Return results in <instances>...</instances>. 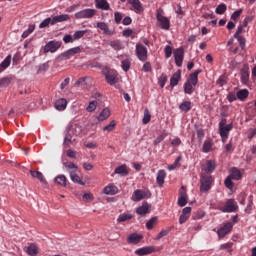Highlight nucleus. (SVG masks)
<instances>
[{"label": "nucleus", "mask_w": 256, "mask_h": 256, "mask_svg": "<svg viewBox=\"0 0 256 256\" xmlns=\"http://www.w3.org/2000/svg\"><path fill=\"white\" fill-rule=\"evenodd\" d=\"M201 73V70H196L194 73H191L184 84V92L186 94H192L195 91V86L198 83V75Z\"/></svg>", "instance_id": "obj_1"}, {"label": "nucleus", "mask_w": 256, "mask_h": 256, "mask_svg": "<svg viewBox=\"0 0 256 256\" xmlns=\"http://www.w3.org/2000/svg\"><path fill=\"white\" fill-rule=\"evenodd\" d=\"M148 53L147 47L141 43L136 44L135 54L140 61H147Z\"/></svg>", "instance_id": "obj_2"}, {"label": "nucleus", "mask_w": 256, "mask_h": 256, "mask_svg": "<svg viewBox=\"0 0 256 256\" xmlns=\"http://www.w3.org/2000/svg\"><path fill=\"white\" fill-rule=\"evenodd\" d=\"M150 198H151V192L137 189L134 191L131 199L133 202H141L143 199H150Z\"/></svg>", "instance_id": "obj_3"}, {"label": "nucleus", "mask_w": 256, "mask_h": 256, "mask_svg": "<svg viewBox=\"0 0 256 256\" xmlns=\"http://www.w3.org/2000/svg\"><path fill=\"white\" fill-rule=\"evenodd\" d=\"M212 182H213V178L211 176L208 175H204L201 177L200 183V192L201 193H207L212 186Z\"/></svg>", "instance_id": "obj_4"}, {"label": "nucleus", "mask_w": 256, "mask_h": 256, "mask_svg": "<svg viewBox=\"0 0 256 256\" xmlns=\"http://www.w3.org/2000/svg\"><path fill=\"white\" fill-rule=\"evenodd\" d=\"M233 129L232 124L225 125L223 121L219 123V133L223 143L227 141L230 130Z\"/></svg>", "instance_id": "obj_5"}, {"label": "nucleus", "mask_w": 256, "mask_h": 256, "mask_svg": "<svg viewBox=\"0 0 256 256\" xmlns=\"http://www.w3.org/2000/svg\"><path fill=\"white\" fill-rule=\"evenodd\" d=\"M95 14H97V10L95 9H84L75 13L74 17L76 19H91Z\"/></svg>", "instance_id": "obj_6"}, {"label": "nucleus", "mask_w": 256, "mask_h": 256, "mask_svg": "<svg viewBox=\"0 0 256 256\" xmlns=\"http://www.w3.org/2000/svg\"><path fill=\"white\" fill-rule=\"evenodd\" d=\"M238 209V205L234 199H228L225 206L220 208L222 213H234Z\"/></svg>", "instance_id": "obj_7"}, {"label": "nucleus", "mask_w": 256, "mask_h": 256, "mask_svg": "<svg viewBox=\"0 0 256 256\" xmlns=\"http://www.w3.org/2000/svg\"><path fill=\"white\" fill-rule=\"evenodd\" d=\"M62 46V43L61 42H58V41H49L45 46H44V49H43V52L44 53H54L56 52L60 47Z\"/></svg>", "instance_id": "obj_8"}, {"label": "nucleus", "mask_w": 256, "mask_h": 256, "mask_svg": "<svg viewBox=\"0 0 256 256\" xmlns=\"http://www.w3.org/2000/svg\"><path fill=\"white\" fill-rule=\"evenodd\" d=\"M233 229V224L231 222H228L224 224L223 227L218 229L217 235L219 238H224L226 235H228Z\"/></svg>", "instance_id": "obj_9"}, {"label": "nucleus", "mask_w": 256, "mask_h": 256, "mask_svg": "<svg viewBox=\"0 0 256 256\" xmlns=\"http://www.w3.org/2000/svg\"><path fill=\"white\" fill-rule=\"evenodd\" d=\"M149 213H151V205H149L147 201H144L142 205L136 209V214L139 216H145Z\"/></svg>", "instance_id": "obj_10"}, {"label": "nucleus", "mask_w": 256, "mask_h": 256, "mask_svg": "<svg viewBox=\"0 0 256 256\" xmlns=\"http://www.w3.org/2000/svg\"><path fill=\"white\" fill-rule=\"evenodd\" d=\"M106 82L109 85H115L119 79L117 78V72L111 70L104 74Z\"/></svg>", "instance_id": "obj_11"}, {"label": "nucleus", "mask_w": 256, "mask_h": 256, "mask_svg": "<svg viewBox=\"0 0 256 256\" xmlns=\"http://www.w3.org/2000/svg\"><path fill=\"white\" fill-rule=\"evenodd\" d=\"M175 63L178 67L182 66L183 58H184V50L183 48H177L174 52Z\"/></svg>", "instance_id": "obj_12"}, {"label": "nucleus", "mask_w": 256, "mask_h": 256, "mask_svg": "<svg viewBox=\"0 0 256 256\" xmlns=\"http://www.w3.org/2000/svg\"><path fill=\"white\" fill-rule=\"evenodd\" d=\"M156 18H157V21L159 22L160 27L163 30H169V28H170V21H169V19L167 17H164V16H162V15H160L158 13Z\"/></svg>", "instance_id": "obj_13"}, {"label": "nucleus", "mask_w": 256, "mask_h": 256, "mask_svg": "<svg viewBox=\"0 0 256 256\" xmlns=\"http://www.w3.org/2000/svg\"><path fill=\"white\" fill-rule=\"evenodd\" d=\"M82 52V48L81 47H74L69 49L68 51L64 52L63 54H61V56L64 59H70L71 57H73L75 54H79Z\"/></svg>", "instance_id": "obj_14"}, {"label": "nucleus", "mask_w": 256, "mask_h": 256, "mask_svg": "<svg viewBox=\"0 0 256 256\" xmlns=\"http://www.w3.org/2000/svg\"><path fill=\"white\" fill-rule=\"evenodd\" d=\"M241 82L244 85H247L249 82V77H250V72H249V67L248 65H245L242 69H241Z\"/></svg>", "instance_id": "obj_15"}, {"label": "nucleus", "mask_w": 256, "mask_h": 256, "mask_svg": "<svg viewBox=\"0 0 256 256\" xmlns=\"http://www.w3.org/2000/svg\"><path fill=\"white\" fill-rule=\"evenodd\" d=\"M119 193V189L114 184H109L104 188V194L108 196H115Z\"/></svg>", "instance_id": "obj_16"}, {"label": "nucleus", "mask_w": 256, "mask_h": 256, "mask_svg": "<svg viewBox=\"0 0 256 256\" xmlns=\"http://www.w3.org/2000/svg\"><path fill=\"white\" fill-rule=\"evenodd\" d=\"M30 175H31L32 178H35V179L39 180L42 184H44V185L48 184V182H47V180L44 177L42 172L31 170Z\"/></svg>", "instance_id": "obj_17"}, {"label": "nucleus", "mask_w": 256, "mask_h": 256, "mask_svg": "<svg viewBox=\"0 0 256 256\" xmlns=\"http://www.w3.org/2000/svg\"><path fill=\"white\" fill-rule=\"evenodd\" d=\"M95 5L97 9H101L104 11L111 10V6L109 5V2H107V0H95Z\"/></svg>", "instance_id": "obj_18"}, {"label": "nucleus", "mask_w": 256, "mask_h": 256, "mask_svg": "<svg viewBox=\"0 0 256 256\" xmlns=\"http://www.w3.org/2000/svg\"><path fill=\"white\" fill-rule=\"evenodd\" d=\"M155 251L153 247H142L135 251V254L138 256H147L152 254Z\"/></svg>", "instance_id": "obj_19"}, {"label": "nucleus", "mask_w": 256, "mask_h": 256, "mask_svg": "<svg viewBox=\"0 0 256 256\" xmlns=\"http://www.w3.org/2000/svg\"><path fill=\"white\" fill-rule=\"evenodd\" d=\"M67 105V99L60 98L55 102V109H57V111H65V109H67Z\"/></svg>", "instance_id": "obj_20"}, {"label": "nucleus", "mask_w": 256, "mask_h": 256, "mask_svg": "<svg viewBox=\"0 0 256 256\" xmlns=\"http://www.w3.org/2000/svg\"><path fill=\"white\" fill-rule=\"evenodd\" d=\"M216 169V162L214 160H208L203 168L205 173L211 174Z\"/></svg>", "instance_id": "obj_21"}, {"label": "nucleus", "mask_w": 256, "mask_h": 256, "mask_svg": "<svg viewBox=\"0 0 256 256\" xmlns=\"http://www.w3.org/2000/svg\"><path fill=\"white\" fill-rule=\"evenodd\" d=\"M142 239H143V236L133 233L129 235L127 242L128 244L137 245L141 242Z\"/></svg>", "instance_id": "obj_22"}, {"label": "nucleus", "mask_w": 256, "mask_h": 256, "mask_svg": "<svg viewBox=\"0 0 256 256\" xmlns=\"http://www.w3.org/2000/svg\"><path fill=\"white\" fill-rule=\"evenodd\" d=\"M63 166L68 171L69 175H71L72 172L77 173L79 170V167L73 162H64Z\"/></svg>", "instance_id": "obj_23"}, {"label": "nucleus", "mask_w": 256, "mask_h": 256, "mask_svg": "<svg viewBox=\"0 0 256 256\" xmlns=\"http://www.w3.org/2000/svg\"><path fill=\"white\" fill-rule=\"evenodd\" d=\"M69 176H70V179L73 183L79 184L81 186L86 185V183L84 181H82V178L77 174V172L71 171V174Z\"/></svg>", "instance_id": "obj_24"}, {"label": "nucleus", "mask_w": 256, "mask_h": 256, "mask_svg": "<svg viewBox=\"0 0 256 256\" xmlns=\"http://www.w3.org/2000/svg\"><path fill=\"white\" fill-rule=\"evenodd\" d=\"M166 178V172L165 170H159L157 172L156 182L159 187H162L164 185V179Z\"/></svg>", "instance_id": "obj_25"}, {"label": "nucleus", "mask_w": 256, "mask_h": 256, "mask_svg": "<svg viewBox=\"0 0 256 256\" xmlns=\"http://www.w3.org/2000/svg\"><path fill=\"white\" fill-rule=\"evenodd\" d=\"M71 19V17H70V15H68V14H63V15H59V16H54L53 18H52V24H56V23H59V22H65V21H68V20H70Z\"/></svg>", "instance_id": "obj_26"}, {"label": "nucleus", "mask_w": 256, "mask_h": 256, "mask_svg": "<svg viewBox=\"0 0 256 256\" xmlns=\"http://www.w3.org/2000/svg\"><path fill=\"white\" fill-rule=\"evenodd\" d=\"M129 4L132 5V7L134 8V11L136 13L143 12V5L141 4V1H139V0H130Z\"/></svg>", "instance_id": "obj_27"}, {"label": "nucleus", "mask_w": 256, "mask_h": 256, "mask_svg": "<svg viewBox=\"0 0 256 256\" xmlns=\"http://www.w3.org/2000/svg\"><path fill=\"white\" fill-rule=\"evenodd\" d=\"M11 61L12 55H8L0 64V72L6 70L11 65Z\"/></svg>", "instance_id": "obj_28"}, {"label": "nucleus", "mask_w": 256, "mask_h": 256, "mask_svg": "<svg viewBox=\"0 0 256 256\" xmlns=\"http://www.w3.org/2000/svg\"><path fill=\"white\" fill-rule=\"evenodd\" d=\"M97 28L103 31L105 35H112L113 31L109 30V26L105 22H98L97 23Z\"/></svg>", "instance_id": "obj_29"}, {"label": "nucleus", "mask_w": 256, "mask_h": 256, "mask_svg": "<svg viewBox=\"0 0 256 256\" xmlns=\"http://www.w3.org/2000/svg\"><path fill=\"white\" fill-rule=\"evenodd\" d=\"M229 176L235 181H240L242 179V174L236 167L231 169V174Z\"/></svg>", "instance_id": "obj_30"}, {"label": "nucleus", "mask_w": 256, "mask_h": 256, "mask_svg": "<svg viewBox=\"0 0 256 256\" xmlns=\"http://www.w3.org/2000/svg\"><path fill=\"white\" fill-rule=\"evenodd\" d=\"M110 115L111 110H109V108H104L98 116V121H105L106 119H109Z\"/></svg>", "instance_id": "obj_31"}, {"label": "nucleus", "mask_w": 256, "mask_h": 256, "mask_svg": "<svg viewBox=\"0 0 256 256\" xmlns=\"http://www.w3.org/2000/svg\"><path fill=\"white\" fill-rule=\"evenodd\" d=\"M180 79H181V71L178 70V71L175 72V73L173 74V76L171 77V79H170V85H171L172 87L176 86V85L178 84V82L180 81Z\"/></svg>", "instance_id": "obj_32"}, {"label": "nucleus", "mask_w": 256, "mask_h": 256, "mask_svg": "<svg viewBox=\"0 0 256 256\" xmlns=\"http://www.w3.org/2000/svg\"><path fill=\"white\" fill-rule=\"evenodd\" d=\"M115 174L121 175V176H127L129 175V172L127 171V165L123 164L121 166H118L115 171Z\"/></svg>", "instance_id": "obj_33"}, {"label": "nucleus", "mask_w": 256, "mask_h": 256, "mask_svg": "<svg viewBox=\"0 0 256 256\" xmlns=\"http://www.w3.org/2000/svg\"><path fill=\"white\" fill-rule=\"evenodd\" d=\"M187 204V194L185 191H180V196L178 199V206L185 207Z\"/></svg>", "instance_id": "obj_34"}, {"label": "nucleus", "mask_w": 256, "mask_h": 256, "mask_svg": "<svg viewBox=\"0 0 256 256\" xmlns=\"http://www.w3.org/2000/svg\"><path fill=\"white\" fill-rule=\"evenodd\" d=\"M55 183L61 187L67 186V177L65 175H58L55 178Z\"/></svg>", "instance_id": "obj_35"}, {"label": "nucleus", "mask_w": 256, "mask_h": 256, "mask_svg": "<svg viewBox=\"0 0 256 256\" xmlns=\"http://www.w3.org/2000/svg\"><path fill=\"white\" fill-rule=\"evenodd\" d=\"M237 99L240 101H245L249 96V91L247 89H241L237 93Z\"/></svg>", "instance_id": "obj_36"}, {"label": "nucleus", "mask_w": 256, "mask_h": 256, "mask_svg": "<svg viewBox=\"0 0 256 256\" xmlns=\"http://www.w3.org/2000/svg\"><path fill=\"white\" fill-rule=\"evenodd\" d=\"M213 145L214 143L212 140H205L202 148L203 153H210V151L213 149Z\"/></svg>", "instance_id": "obj_37"}, {"label": "nucleus", "mask_w": 256, "mask_h": 256, "mask_svg": "<svg viewBox=\"0 0 256 256\" xmlns=\"http://www.w3.org/2000/svg\"><path fill=\"white\" fill-rule=\"evenodd\" d=\"M27 254L29 256H37L39 254L38 247L35 244H31L27 248Z\"/></svg>", "instance_id": "obj_38"}, {"label": "nucleus", "mask_w": 256, "mask_h": 256, "mask_svg": "<svg viewBox=\"0 0 256 256\" xmlns=\"http://www.w3.org/2000/svg\"><path fill=\"white\" fill-rule=\"evenodd\" d=\"M158 222V217L154 216L152 217L147 223H146V228L147 230H153V228L157 225Z\"/></svg>", "instance_id": "obj_39"}, {"label": "nucleus", "mask_w": 256, "mask_h": 256, "mask_svg": "<svg viewBox=\"0 0 256 256\" xmlns=\"http://www.w3.org/2000/svg\"><path fill=\"white\" fill-rule=\"evenodd\" d=\"M132 219H133V215L124 213V214L119 215V217L117 219V222L118 223H125L129 220H132Z\"/></svg>", "instance_id": "obj_40"}, {"label": "nucleus", "mask_w": 256, "mask_h": 256, "mask_svg": "<svg viewBox=\"0 0 256 256\" xmlns=\"http://www.w3.org/2000/svg\"><path fill=\"white\" fill-rule=\"evenodd\" d=\"M180 111H184V113H188V111H191V102L185 101L180 104L179 106Z\"/></svg>", "instance_id": "obj_41"}, {"label": "nucleus", "mask_w": 256, "mask_h": 256, "mask_svg": "<svg viewBox=\"0 0 256 256\" xmlns=\"http://www.w3.org/2000/svg\"><path fill=\"white\" fill-rule=\"evenodd\" d=\"M49 25H54L53 23V18H47L45 20H43L40 24H39V28L43 29L48 27Z\"/></svg>", "instance_id": "obj_42"}, {"label": "nucleus", "mask_w": 256, "mask_h": 256, "mask_svg": "<svg viewBox=\"0 0 256 256\" xmlns=\"http://www.w3.org/2000/svg\"><path fill=\"white\" fill-rule=\"evenodd\" d=\"M88 83H91V78L88 76L81 77L76 81V85H87Z\"/></svg>", "instance_id": "obj_43"}, {"label": "nucleus", "mask_w": 256, "mask_h": 256, "mask_svg": "<svg viewBox=\"0 0 256 256\" xmlns=\"http://www.w3.org/2000/svg\"><path fill=\"white\" fill-rule=\"evenodd\" d=\"M36 29V25H30L27 30H25L22 34V38L25 39L30 36L31 33Z\"/></svg>", "instance_id": "obj_44"}, {"label": "nucleus", "mask_w": 256, "mask_h": 256, "mask_svg": "<svg viewBox=\"0 0 256 256\" xmlns=\"http://www.w3.org/2000/svg\"><path fill=\"white\" fill-rule=\"evenodd\" d=\"M12 77H3L0 79V87H7L11 84Z\"/></svg>", "instance_id": "obj_45"}, {"label": "nucleus", "mask_w": 256, "mask_h": 256, "mask_svg": "<svg viewBox=\"0 0 256 256\" xmlns=\"http://www.w3.org/2000/svg\"><path fill=\"white\" fill-rule=\"evenodd\" d=\"M195 129H196L197 137L199 139V143H201L205 137L204 130L202 128H199L198 126H195Z\"/></svg>", "instance_id": "obj_46"}, {"label": "nucleus", "mask_w": 256, "mask_h": 256, "mask_svg": "<svg viewBox=\"0 0 256 256\" xmlns=\"http://www.w3.org/2000/svg\"><path fill=\"white\" fill-rule=\"evenodd\" d=\"M95 109H97V101L93 100L89 102V105L86 108V111H88V113H93V111H95Z\"/></svg>", "instance_id": "obj_47"}, {"label": "nucleus", "mask_w": 256, "mask_h": 256, "mask_svg": "<svg viewBox=\"0 0 256 256\" xmlns=\"http://www.w3.org/2000/svg\"><path fill=\"white\" fill-rule=\"evenodd\" d=\"M122 69L126 72L131 69V59H125L122 61Z\"/></svg>", "instance_id": "obj_48"}, {"label": "nucleus", "mask_w": 256, "mask_h": 256, "mask_svg": "<svg viewBox=\"0 0 256 256\" xmlns=\"http://www.w3.org/2000/svg\"><path fill=\"white\" fill-rule=\"evenodd\" d=\"M227 10V6L225 4H220L217 6L215 12L218 14V15H222L226 12Z\"/></svg>", "instance_id": "obj_49"}, {"label": "nucleus", "mask_w": 256, "mask_h": 256, "mask_svg": "<svg viewBox=\"0 0 256 256\" xmlns=\"http://www.w3.org/2000/svg\"><path fill=\"white\" fill-rule=\"evenodd\" d=\"M149 121H151V113H149L148 109L144 110V117H143V124L147 125V123H149Z\"/></svg>", "instance_id": "obj_50"}, {"label": "nucleus", "mask_w": 256, "mask_h": 256, "mask_svg": "<svg viewBox=\"0 0 256 256\" xmlns=\"http://www.w3.org/2000/svg\"><path fill=\"white\" fill-rule=\"evenodd\" d=\"M110 46L114 49V50H121L123 49V44L119 41H112L110 42Z\"/></svg>", "instance_id": "obj_51"}, {"label": "nucleus", "mask_w": 256, "mask_h": 256, "mask_svg": "<svg viewBox=\"0 0 256 256\" xmlns=\"http://www.w3.org/2000/svg\"><path fill=\"white\" fill-rule=\"evenodd\" d=\"M86 33H87L86 30L76 31V32L74 33V35H73V38H74V40H79V39H81L82 37H84Z\"/></svg>", "instance_id": "obj_52"}, {"label": "nucleus", "mask_w": 256, "mask_h": 256, "mask_svg": "<svg viewBox=\"0 0 256 256\" xmlns=\"http://www.w3.org/2000/svg\"><path fill=\"white\" fill-rule=\"evenodd\" d=\"M117 125V123H115V120H112L110 122V125H107L103 128V131H108V132H111V131H114L115 130V126Z\"/></svg>", "instance_id": "obj_53"}, {"label": "nucleus", "mask_w": 256, "mask_h": 256, "mask_svg": "<svg viewBox=\"0 0 256 256\" xmlns=\"http://www.w3.org/2000/svg\"><path fill=\"white\" fill-rule=\"evenodd\" d=\"M227 83V78L225 75H221L219 79L216 81V84L220 87L224 86Z\"/></svg>", "instance_id": "obj_54"}, {"label": "nucleus", "mask_w": 256, "mask_h": 256, "mask_svg": "<svg viewBox=\"0 0 256 256\" xmlns=\"http://www.w3.org/2000/svg\"><path fill=\"white\" fill-rule=\"evenodd\" d=\"M232 178L230 176H228L225 181H224V184H225V187L229 190H232L233 188V182H232Z\"/></svg>", "instance_id": "obj_55"}, {"label": "nucleus", "mask_w": 256, "mask_h": 256, "mask_svg": "<svg viewBox=\"0 0 256 256\" xmlns=\"http://www.w3.org/2000/svg\"><path fill=\"white\" fill-rule=\"evenodd\" d=\"M227 99H228L229 103H233V101H235V100L238 99L237 93L235 94L234 92H230V93L227 95Z\"/></svg>", "instance_id": "obj_56"}, {"label": "nucleus", "mask_w": 256, "mask_h": 256, "mask_svg": "<svg viewBox=\"0 0 256 256\" xmlns=\"http://www.w3.org/2000/svg\"><path fill=\"white\" fill-rule=\"evenodd\" d=\"M114 20L117 24L121 23V20H123V14L121 12L114 13Z\"/></svg>", "instance_id": "obj_57"}, {"label": "nucleus", "mask_w": 256, "mask_h": 256, "mask_svg": "<svg viewBox=\"0 0 256 256\" xmlns=\"http://www.w3.org/2000/svg\"><path fill=\"white\" fill-rule=\"evenodd\" d=\"M63 41H64L66 44H68V43H73V42L75 41V39H74V36H72V35H65V36L63 37Z\"/></svg>", "instance_id": "obj_58"}, {"label": "nucleus", "mask_w": 256, "mask_h": 256, "mask_svg": "<svg viewBox=\"0 0 256 256\" xmlns=\"http://www.w3.org/2000/svg\"><path fill=\"white\" fill-rule=\"evenodd\" d=\"M190 217L188 215L185 214H181L179 217V224L183 225Z\"/></svg>", "instance_id": "obj_59"}, {"label": "nucleus", "mask_w": 256, "mask_h": 256, "mask_svg": "<svg viewBox=\"0 0 256 256\" xmlns=\"http://www.w3.org/2000/svg\"><path fill=\"white\" fill-rule=\"evenodd\" d=\"M164 52H165V56L166 58H169L171 57L172 55V47H170L169 45H167L164 49Z\"/></svg>", "instance_id": "obj_60"}, {"label": "nucleus", "mask_w": 256, "mask_h": 256, "mask_svg": "<svg viewBox=\"0 0 256 256\" xmlns=\"http://www.w3.org/2000/svg\"><path fill=\"white\" fill-rule=\"evenodd\" d=\"M234 38H236L238 40L240 47L242 49H244L245 48V38L242 36H238V37H234Z\"/></svg>", "instance_id": "obj_61"}, {"label": "nucleus", "mask_w": 256, "mask_h": 256, "mask_svg": "<svg viewBox=\"0 0 256 256\" xmlns=\"http://www.w3.org/2000/svg\"><path fill=\"white\" fill-rule=\"evenodd\" d=\"M166 81H167V76H166V75H162V76L160 77V80H159V85H160L161 88L164 87Z\"/></svg>", "instance_id": "obj_62"}, {"label": "nucleus", "mask_w": 256, "mask_h": 256, "mask_svg": "<svg viewBox=\"0 0 256 256\" xmlns=\"http://www.w3.org/2000/svg\"><path fill=\"white\" fill-rule=\"evenodd\" d=\"M241 13H242V10H241V9L235 11V12L231 15V19H232V20H236V19L241 15Z\"/></svg>", "instance_id": "obj_63"}, {"label": "nucleus", "mask_w": 256, "mask_h": 256, "mask_svg": "<svg viewBox=\"0 0 256 256\" xmlns=\"http://www.w3.org/2000/svg\"><path fill=\"white\" fill-rule=\"evenodd\" d=\"M151 62H146L144 65H143V70L145 71V72H149V71H151Z\"/></svg>", "instance_id": "obj_64"}]
</instances>
